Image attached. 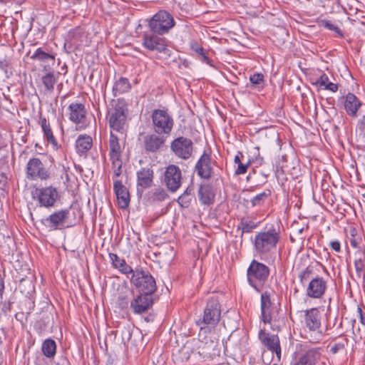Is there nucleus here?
<instances>
[{"instance_id":"38","label":"nucleus","mask_w":365,"mask_h":365,"mask_svg":"<svg viewBox=\"0 0 365 365\" xmlns=\"http://www.w3.org/2000/svg\"><path fill=\"white\" fill-rule=\"evenodd\" d=\"M173 359L177 362H183L188 360L190 358V353L188 349L183 347L180 349L177 353L173 354Z\"/></svg>"},{"instance_id":"42","label":"nucleus","mask_w":365,"mask_h":365,"mask_svg":"<svg viewBox=\"0 0 365 365\" xmlns=\"http://www.w3.org/2000/svg\"><path fill=\"white\" fill-rule=\"evenodd\" d=\"M153 197L159 201H163L168 197V195L163 188H157L153 192Z\"/></svg>"},{"instance_id":"9","label":"nucleus","mask_w":365,"mask_h":365,"mask_svg":"<svg viewBox=\"0 0 365 365\" xmlns=\"http://www.w3.org/2000/svg\"><path fill=\"white\" fill-rule=\"evenodd\" d=\"M152 120L158 134H169L173 127V120L167 111L156 109L153 112Z\"/></svg>"},{"instance_id":"15","label":"nucleus","mask_w":365,"mask_h":365,"mask_svg":"<svg viewBox=\"0 0 365 365\" xmlns=\"http://www.w3.org/2000/svg\"><path fill=\"white\" fill-rule=\"evenodd\" d=\"M327 288V282L323 277L317 276L309 282L306 294L309 297L319 299L324 294Z\"/></svg>"},{"instance_id":"19","label":"nucleus","mask_w":365,"mask_h":365,"mask_svg":"<svg viewBox=\"0 0 365 365\" xmlns=\"http://www.w3.org/2000/svg\"><path fill=\"white\" fill-rule=\"evenodd\" d=\"M125 137H121L119 133L116 135L113 131H110L108 143L110 160L121 158L123 148L120 141L124 139Z\"/></svg>"},{"instance_id":"10","label":"nucleus","mask_w":365,"mask_h":365,"mask_svg":"<svg viewBox=\"0 0 365 365\" xmlns=\"http://www.w3.org/2000/svg\"><path fill=\"white\" fill-rule=\"evenodd\" d=\"M182 180V173L178 166L169 165L165 168L162 182L169 191L176 192L181 186Z\"/></svg>"},{"instance_id":"21","label":"nucleus","mask_w":365,"mask_h":365,"mask_svg":"<svg viewBox=\"0 0 365 365\" xmlns=\"http://www.w3.org/2000/svg\"><path fill=\"white\" fill-rule=\"evenodd\" d=\"M153 178L154 173L150 167L142 168L137 172V185L142 189L150 187L153 184Z\"/></svg>"},{"instance_id":"27","label":"nucleus","mask_w":365,"mask_h":365,"mask_svg":"<svg viewBox=\"0 0 365 365\" xmlns=\"http://www.w3.org/2000/svg\"><path fill=\"white\" fill-rule=\"evenodd\" d=\"M361 106V102L353 93H348L344 101V108L349 115L356 116L359 108Z\"/></svg>"},{"instance_id":"5","label":"nucleus","mask_w":365,"mask_h":365,"mask_svg":"<svg viewBox=\"0 0 365 365\" xmlns=\"http://www.w3.org/2000/svg\"><path fill=\"white\" fill-rule=\"evenodd\" d=\"M174 26L175 21L173 16L164 10L156 13L148 23L150 30L158 35L167 34Z\"/></svg>"},{"instance_id":"13","label":"nucleus","mask_w":365,"mask_h":365,"mask_svg":"<svg viewBox=\"0 0 365 365\" xmlns=\"http://www.w3.org/2000/svg\"><path fill=\"white\" fill-rule=\"evenodd\" d=\"M69 213V208L55 211L48 217L42 220V222L51 230H57L68 222Z\"/></svg>"},{"instance_id":"22","label":"nucleus","mask_w":365,"mask_h":365,"mask_svg":"<svg viewBox=\"0 0 365 365\" xmlns=\"http://www.w3.org/2000/svg\"><path fill=\"white\" fill-rule=\"evenodd\" d=\"M305 324L311 331H317L321 327V314L317 308H312L305 312Z\"/></svg>"},{"instance_id":"1","label":"nucleus","mask_w":365,"mask_h":365,"mask_svg":"<svg viewBox=\"0 0 365 365\" xmlns=\"http://www.w3.org/2000/svg\"><path fill=\"white\" fill-rule=\"evenodd\" d=\"M280 240V230L278 225H269L264 230L257 232L253 240L254 250L261 259H265L272 253Z\"/></svg>"},{"instance_id":"18","label":"nucleus","mask_w":365,"mask_h":365,"mask_svg":"<svg viewBox=\"0 0 365 365\" xmlns=\"http://www.w3.org/2000/svg\"><path fill=\"white\" fill-rule=\"evenodd\" d=\"M259 337L262 343L270 351L274 352L278 359L281 356V348L279 337L274 334H269L260 331Z\"/></svg>"},{"instance_id":"36","label":"nucleus","mask_w":365,"mask_h":365,"mask_svg":"<svg viewBox=\"0 0 365 365\" xmlns=\"http://www.w3.org/2000/svg\"><path fill=\"white\" fill-rule=\"evenodd\" d=\"M270 195H271V191L269 190H266L264 192L257 195L251 200L252 205V206L262 205L264 202V201L270 196Z\"/></svg>"},{"instance_id":"43","label":"nucleus","mask_w":365,"mask_h":365,"mask_svg":"<svg viewBox=\"0 0 365 365\" xmlns=\"http://www.w3.org/2000/svg\"><path fill=\"white\" fill-rule=\"evenodd\" d=\"M250 81L253 85H259L264 81V76L262 73H254L250 76Z\"/></svg>"},{"instance_id":"26","label":"nucleus","mask_w":365,"mask_h":365,"mask_svg":"<svg viewBox=\"0 0 365 365\" xmlns=\"http://www.w3.org/2000/svg\"><path fill=\"white\" fill-rule=\"evenodd\" d=\"M271 304L270 294L267 292L262 293L261 295V312L262 318L264 323H270L272 320Z\"/></svg>"},{"instance_id":"52","label":"nucleus","mask_w":365,"mask_h":365,"mask_svg":"<svg viewBox=\"0 0 365 365\" xmlns=\"http://www.w3.org/2000/svg\"><path fill=\"white\" fill-rule=\"evenodd\" d=\"M357 311L360 316L361 323L365 326V314L362 312V309L360 307H358Z\"/></svg>"},{"instance_id":"16","label":"nucleus","mask_w":365,"mask_h":365,"mask_svg":"<svg viewBox=\"0 0 365 365\" xmlns=\"http://www.w3.org/2000/svg\"><path fill=\"white\" fill-rule=\"evenodd\" d=\"M321 354L317 349H310L299 353L291 363V365H316L320 359Z\"/></svg>"},{"instance_id":"20","label":"nucleus","mask_w":365,"mask_h":365,"mask_svg":"<svg viewBox=\"0 0 365 365\" xmlns=\"http://www.w3.org/2000/svg\"><path fill=\"white\" fill-rule=\"evenodd\" d=\"M195 168L198 175L202 178L209 179L211 177L212 170L210 156L208 154L203 153L197 161Z\"/></svg>"},{"instance_id":"55","label":"nucleus","mask_w":365,"mask_h":365,"mask_svg":"<svg viewBox=\"0 0 365 365\" xmlns=\"http://www.w3.org/2000/svg\"><path fill=\"white\" fill-rule=\"evenodd\" d=\"M350 243H351V245L352 247H355V248L358 247V244H357V242H356V240H354H354H351L350 241Z\"/></svg>"},{"instance_id":"17","label":"nucleus","mask_w":365,"mask_h":365,"mask_svg":"<svg viewBox=\"0 0 365 365\" xmlns=\"http://www.w3.org/2000/svg\"><path fill=\"white\" fill-rule=\"evenodd\" d=\"M68 110V118L76 125L84 123L86 118V110L85 106L80 103H72Z\"/></svg>"},{"instance_id":"45","label":"nucleus","mask_w":365,"mask_h":365,"mask_svg":"<svg viewBox=\"0 0 365 365\" xmlns=\"http://www.w3.org/2000/svg\"><path fill=\"white\" fill-rule=\"evenodd\" d=\"M329 83V77L326 74H323L317 80L314 84L324 89L327 85Z\"/></svg>"},{"instance_id":"23","label":"nucleus","mask_w":365,"mask_h":365,"mask_svg":"<svg viewBox=\"0 0 365 365\" xmlns=\"http://www.w3.org/2000/svg\"><path fill=\"white\" fill-rule=\"evenodd\" d=\"M165 141L164 137L158 134L147 135L144 138V148L147 152L155 153L161 148Z\"/></svg>"},{"instance_id":"56","label":"nucleus","mask_w":365,"mask_h":365,"mask_svg":"<svg viewBox=\"0 0 365 365\" xmlns=\"http://www.w3.org/2000/svg\"><path fill=\"white\" fill-rule=\"evenodd\" d=\"M272 365H277V364H272Z\"/></svg>"},{"instance_id":"40","label":"nucleus","mask_w":365,"mask_h":365,"mask_svg":"<svg viewBox=\"0 0 365 365\" xmlns=\"http://www.w3.org/2000/svg\"><path fill=\"white\" fill-rule=\"evenodd\" d=\"M319 25L321 27H324L328 30L334 31L336 33L339 34L340 32L339 28L337 26L334 25L331 21H330L329 20H326V19L321 20L319 22Z\"/></svg>"},{"instance_id":"6","label":"nucleus","mask_w":365,"mask_h":365,"mask_svg":"<svg viewBox=\"0 0 365 365\" xmlns=\"http://www.w3.org/2000/svg\"><path fill=\"white\" fill-rule=\"evenodd\" d=\"M130 282L140 292L153 294L156 290L155 279L149 272L142 269H135L132 272Z\"/></svg>"},{"instance_id":"25","label":"nucleus","mask_w":365,"mask_h":365,"mask_svg":"<svg viewBox=\"0 0 365 365\" xmlns=\"http://www.w3.org/2000/svg\"><path fill=\"white\" fill-rule=\"evenodd\" d=\"M51 68L49 65H45L43 67V71H46V73L41 77V81L44 86L45 90L49 93L53 92L54 86L58 81L59 73L56 75L53 72L51 71Z\"/></svg>"},{"instance_id":"28","label":"nucleus","mask_w":365,"mask_h":365,"mask_svg":"<svg viewBox=\"0 0 365 365\" xmlns=\"http://www.w3.org/2000/svg\"><path fill=\"white\" fill-rule=\"evenodd\" d=\"M39 124L43 133L44 139H46V141L51 143L53 147H56L58 142L53 133L50 123L46 118H41L39 120Z\"/></svg>"},{"instance_id":"41","label":"nucleus","mask_w":365,"mask_h":365,"mask_svg":"<svg viewBox=\"0 0 365 365\" xmlns=\"http://www.w3.org/2000/svg\"><path fill=\"white\" fill-rule=\"evenodd\" d=\"M357 129L359 138H361L362 142L365 145V115L359 120Z\"/></svg>"},{"instance_id":"2","label":"nucleus","mask_w":365,"mask_h":365,"mask_svg":"<svg viewBox=\"0 0 365 365\" xmlns=\"http://www.w3.org/2000/svg\"><path fill=\"white\" fill-rule=\"evenodd\" d=\"M247 275L249 284L257 292H260L269 275V269L264 264L253 259L247 269Z\"/></svg>"},{"instance_id":"31","label":"nucleus","mask_w":365,"mask_h":365,"mask_svg":"<svg viewBox=\"0 0 365 365\" xmlns=\"http://www.w3.org/2000/svg\"><path fill=\"white\" fill-rule=\"evenodd\" d=\"M31 58L42 63L51 61L53 65L55 63V56L45 52L41 48H38L32 54Z\"/></svg>"},{"instance_id":"30","label":"nucleus","mask_w":365,"mask_h":365,"mask_svg":"<svg viewBox=\"0 0 365 365\" xmlns=\"http://www.w3.org/2000/svg\"><path fill=\"white\" fill-rule=\"evenodd\" d=\"M92 138L87 135H81L76 141V151L79 154L86 153L92 147Z\"/></svg>"},{"instance_id":"8","label":"nucleus","mask_w":365,"mask_h":365,"mask_svg":"<svg viewBox=\"0 0 365 365\" xmlns=\"http://www.w3.org/2000/svg\"><path fill=\"white\" fill-rule=\"evenodd\" d=\"M160 36L150 30L145 31L143 36V46L149 51H156L158 53L168 54L169 50L167 46V41L165 38Z\"/></svg>"},{"instance_id":"29","label":"nucleus","mask_w":365,"mask_h":365,"mask_svg":"<svg viewBox=\"0 0 365 365\" xmlns=\"http://www.w3.org/2000/svg\"><path fill=\"white\" fill-rule=\"evenodd\" d=\"M109 257L114 267L122 273L132 274L134 271L130 266L127 264L125 259L120 258L116 254L110 253Z\"/></svg>"},{"instance_id":"35","label":"nucleus","mask_w":365,"mask_h":365,"mask_svg":"<svg viewBox=\"0 0 365 365\" xmlns=\"http://www.w3.org/2000/svg\"><path fill=\"white\" fill-rule=\"evenodd\" d=\"M200 200L204 205H210L213 200L214 195L207 187H201L199 190Z\"/></svg>"},{"instance_id":"48","label":"nucleus","mask_w":365,"mask_h":365,"mask_svg":"<svg viewBox=\"0 0 365 365\" xmlns=\"http://www.w3.org/2000/svg\"><path fill=\"white\" fill-rule=\"evenodd\" d=\"M344 348L343 343H336L331 347V352L332 354H336L339 351L342 350Z\"/></svg>"},{"instance_id":"46","label":"nucleus","mask_w":365,"mask_h":365,"mask_svg":"<svg viewBox=\"0 0 365 365\" xmlns=\"http://www.w3.org/2000/svg\"><path fill=\"white\" fill-rule=\"evenodd\" d=\"M192 48L194 49V51L199 55L202 56L203 59L205 61H207L208 60V58L207 57V56L205 55V51H204V49L202 47L198 46V45H196L195 46H193Z\"/></svg>"},{"instance_id":"14","label":"nucleus","mask_w":365,"mask_h":365,"mask_svg":"<svg viewBox=\"0 0 365 365\" xmlns=\"http://www.w3.org/2000/svg\"><path fill=\"white\" fill-rule=\"evenodd\" d=\"M153 294L140 293L130 302V308L135 314L147 312L153 304Z\"/></svg>"},{"instance_id":"50","label":"nucleus","mask_w":365,"mask_h":365,"mask_svg":"<svg viewBox=\"0 0 365 365\" xmlns=\"http://www.w3.org/2000/svg\"><path fill=\"white\" fill-rule=\"evenodd\" d=\"M118 301H119V306L122 309L127 307L128 305V303H129L128 297H123V296L119 297Z\"/></svg>"},{"instance_id":"4","label":"nucleus","mask_w":365,"mask_h":365,"mask_svg":"<svg viewBox=\"0 0 365 365\" xmlns=\"http://www.w3.org/2000/svg\"><path fill=\"white\" fill-rule=\"evenodd\" d=\"M221 317V306L220 301L217 297H210L207 302L204 309L202 319L200 320L198 325L200 329H203L205 326H215Z\"/></svg>"},{"instance_id":"39","label":"nucleus","mask_w":365,"mask_h":365,"mask_svg":"<svg viewBox=\"0 0 365 365\" xmlns=\"http://www.w3.org/2000/svg\"><path fill=\"white\" fill-rule=\"evenodd\" d=\"M112 163V170L114 178L119 177L122 173V160L121 158L110 159Z\"/></svg>"},{"instance_id":"34","label":"nucleus","mask_w":365,"mask_h":365,"mask_svg":"<svg viewBox=\"0 0 365 365\" xmlns=\"http://www.w3.org/2000/svg\"><path fill=\"white\" fill-rule=\"evenodd\" d=\"M240 155H242L241 152H238V153L235 155L234 158V163L237 165V168L235 171V174L236 175H243L245 174L249 166L250 165V161L249 160L246 164H243L241 162Z\"/></svg>"},{"instance_id":"7","label":"nucleus","mask_w":365,"mask_h":365,"mask_svg":"<svg viewBox=\"0 0 365 365\" xmlns=\"http://www.w3.org/2000/svg\"><path fill=\"white\" fill-rule=\"evenodd\" d=\"M32 198L37 201L41 207H53L57 199L58 192L57 189L53 186L35 187L32 192Z\"/></svg>"},{"instance_id":"44","label":"nucleus","mask_w":365,"mask_h":365,"mask_svg":"<svg viewBox=\"0 0 365 365\" xmlns=\"http://www.w3.org/2000/svg\"><path fill=\"white\" fill-rule=\"evenodd\" d=\"M312 274V270L309 267H307L304 269L299 275L300 282L304 284V282L308 280Z\"/></svg>"},{"instance_id":"53","label":"nucleus","mask_w":365,"mask_h":365,"mask_svg":"<svg viewBox=\"0 0 365 365\" xmlns=\"http://www.w3.org/2000/svg\"><path fill=\"white\" fill-rule=\"evenodd\" d=\"M70 5H76L80 2L81 0H66Z\"/></svg>"},{"instance_id":"37","label":"nucleus","mask_w":365,"mask_h":365,"mask_svg":"<svg viewBox=\"0 0 365 365\" xmlns=\"http://www.w3.org/2000/svg\"><path fill=\"white\" fill-rule=\"evenodd\" d=\"M257 227V225L252 221H248L245 219H242L237 228L242 230V235L245 232H250Z\"/></svg>"},{"instance_id":"51","label":"nucleus","mask_w":365,"mask_h":365,"mask_svg":"<svg viewBox=\"0 0 365 365\" xmlns=\"http://www.w3.org/2000/svg\"><path fill=\"white\" fill-rule=\"evenodd\" d=\"M325 90H329L331 92H336L338 90V85L334 83L330 82L327 85V86L324 88Z\"/></svg>"},{"instance_id":"3","label":"nucleus","mask_w":365,"mask_h":365,"mask_svg":"<svg viewBox=\"0 0 365 365\" xmlns=\"http://www.w3.org/2000/svg\"><path fill=\"white\" fill-rule=\"evenodd\" d=\"M127 108L123 103H118L108 113V123L111 131L118 132L121 137L125 136L127 128Z\"/></svg>"},{"instance_id":"49","label":"nucleus","mask_w":365,"mask_h":365,"mask_svg":"<svg viewBox=\"0 0 365 365\" xmlns=\"http://www.w3.org/2000/svg\"><path fill=\"white\" fill-rule=\"evenodd\" d=\"M354 266H355V269H356V272H360L364 269V262L361 259H356L354 262Z\"/></svg>"},{"instance_id":"32","label":"nucleus","mask_w":365,"mask_h":365,"mask_svg":"<svg viewBox=\"0 0 365 365\" xmlns=\"http://www.w3.org/2000/svg\"><path fill=\"white\" fill-rule=\"evenodd\" d=\"M42 351L48 358H53L56 352V344L51 339H46L42 344Z\"/></svg>"},{"instance_id":"24","label":"nucleus","mask_w":365,"mask_h":365,"mask_svg":"<svg viewBox=\"0 0 365 365\" xmlns=\"http://www.w3.org/2000/svg\"><path fill=\"white\" fill-rule=\"evenodd\" d=\"M114 191L119 206L123 209L128 207L130 202V195L127 188L122 184L121 181L114 180Z\"/></svg>"},{"instance_id":"54","label":"nucleus","mask_w":365,"mask_h":365,"mask_svg":"<svg viewBox=\"0 0 365 365\" xmlns=\"http://www.w3.org/2000/svg\"><path fill=\"white\" fill-rule=\"evenodd\" d=\"M185 197V194L182 195L181 196L179 197L178 200V202L180 203V204H182L184 202V198Z\"/></svg>"},{"instance_id":"12","label":"nucleus","mask_w":365,"mask_h":365,"mask_svg":"<svg viewBox=\"0 0 365 365\" xmlns=\"http://www.w3.org/2000/svg\"><path fill=\"white\" fill-rule=\"evenodd\" d=\"M171 148L178 157L186 160L192 154V143L189 138L179 137L172 142Z\"/></svg>"},{"instance_id":"33","label":"nucleus","mask_w":365,"mask_h":365,"mask_svg":"<svg viewBox=\"0 0 365 365\" xmlns=\"http://www.w3.org/2000/svg\"><path fill=\"white\" fill-rule=\"evenodd\" d=\"M131 86L128 78L121 77L117 81L113 86V91L115 96L117 93L120 94L128 92L130 89Z\"/></svg>"},{"instance_id":"47","label":"nucleus","mask_w":365,"mask_h":365,"mask_svg":"<svg viewBox=\"0 0 365 365\" xmlns=\"http://www.w3.org/2000/svg\"><path fill=\"white\" fill-rule=\"evenodd\" d=\"M329 245L331 248L336 252H341V244L339 240H334L330 242Z\"/></svg>"},{"instance_id":"11","label":"nucleus","mask_w":365,"mask_h":365,"mask_svg":"<svg viewBox=\"0 0 365 365\" xmlns=\"http://www.w3.org/2000/svg\"><path fill=\"white\" fill-rule=\"evenodd\" d=\"M26 176L32 180H46L50 178L51 173L39 158H32L26 165Z\"/></svg>"}]
</instances>
